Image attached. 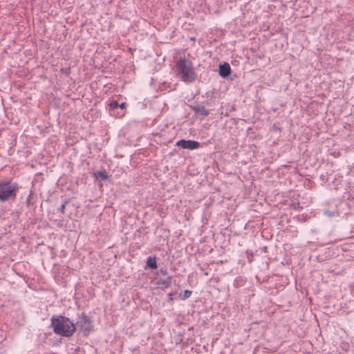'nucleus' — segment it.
<instances>
[{"mask_svg": "<svg viewBox=\"0 0 354 354\" xmlns=\"http://www.w3.org/2000/svg\"><path fill=\"white\" fill-rule=\"evenodd\" d=\"M231 73V68L228 63H224L219 66V75L221 77H227Z\"/></svg>", "mask_w": 354, "mask_h": 354, "instance_id": "7", "label": "nucleus"}, {"mask_svg": "<svg viewBox=\"0 0 354 354\" xmlns=\"http://www.w3.org/2000/svg\"><path fill=\"white\" fill-rule=\"evenodd\" d=\"M192 293V292L191 290H185L183 292V294H180V299L182 300H185L186 299L189 298L191 296Z\"/></svg>", "mask_w": 354, "mask_h": 354, "instance_id": "13", "label": "nucleus"}, {"mask_svg": "<svg viewBox=\"0 0 354 354\" xmlns=\"http://www.w3.org/2000/svg\"><path fill=\"white\" fill-rule=\"evenodd\" d=\"M160 273L162 274L166 275L167 274V270L165 268H162L159 270Z\"/></svg>", "mask_w": 354, "mask_h": 354, "instance_id": "17", "label": "nucleus"}, {"mask_svg": "<svg viewBox=\"0 0 354 354\" xmlns=\"http://www.w3.org/2000/svg\"><path fill=\"white\" fill-rule=\"evenodd\" d=\"M62 72L68 75L70 73V68H62Z\"/></svg>", "mask_w": 354, "mask_h": 354, "instance_id": "18", "label": "nucleus"}, {"mask_svg": "<svg viewBox=\"0 0 354 354\" xmlns=\"http://www.w3.org/2000/svg\"><path fill=\"white\" fill-rule=\"evenodd\" d=\"M59 335L64 337H71L73 333H59Z\"/></svg>", "mask_w": 354, "mask_h": 354, "instance_id": "20", "label": "nucleus"}, {"mask_svg": "<svg viewBox=\"0 0 354 354\" xmlns=\"http://www.w3.org/2000/svg\"><path fill=\"white\" fill-rule=\"evenodd\" d=\"M176 70L183 82H193L196 80L192 64L185 58H180L176 62Z\"/></svg>", "mask_w": 354, "mask_h": 354, "instance_id": "2", "label": "nucleus"}, {"mask_svg": "<svg viewBox=\"0 0 354 354\" xmlns=\"http://www.w3.org/2000/svg\"><path fill=\"white\" fill-rule=\"evenodd\" d=\"M125 107H126L125 102H122L121 104H119V108H120L121 109H125Z\"/></svg>", "mask_w": 354, "mask_h": 354, "instance_id": "19", "label": "nucleus"}, {"mask_svg": "<svg viewBox=\"0 0 354 354\" xmlns=\"http://www.w3.org/2000/svg\"><path fill=\"white\" fill-rule=\"evenodd\" d=\"M191 39L194 41V40H195V38H194V37H192V38H191Z\"/></svg>", "mask_w": 354, "mask_h": 354, "instance_id": "22", "label": "nucleus"}, {"mask_svg": "<svg viewBox=\"0 0 354 354\" xmlns=\"http://www.w3.org/2000/svg\"><path fill=\"white\" fill-rule=\"evenodd\" d=\"M292 207L295 209H299L302 208L300 205V203L298 202L292 203Z\"/></svg>", "mask_w": 354, "mask_h": 354, "instance_id": "16", "label": "nucleus"}, {"mask_svg": "<svg viewBox=\"0 0 354 354\" xmlns=\"http://www.w3.org/2000/svg\"><path fill=\"white\" fill-rule=\"evenodd\" d=\"M73 326L75 331L80 332H91L93 329V321L84 312L77 313L76 319L73 320Z\"/></svg>", "mask_w": 354, "mask_h": 354, "instance_id": "4", "label": "nucleus"}, {"mask_svg": "<svg viewBox=\"0 0 354 354\" xmlns=\"http://www.w3.org/2000/svg\"><path fill=\"white\" fill-rule=\"evenodd\" d=\"M147 266L151 269H156L157 263L156 257H149L147 259Z\"/></svg>", "mask_w": 354, "mask_h": 354, "instance_id": "11", "label": "nucleus"}, {"mask_svg": "<svg viewBox=\"0 0 354 354\" xmlns=\"http://www.w3.org/2000/svg\"><path fill=\"white\" fill-rule=\"evenodd\" d=\"M183 333H174V335H171V339L172 343L176 344V345L180 344H183Z\"/></svg>", "mask_w": 354, "mask_h": 354, "instance_id": "9", "label": "nucleus"}, {"mask_svg": "<svg viewBox=\"0 0 354 354\" xmlns=\"http://www.w3.org/2000/svg\"><path fill=\"white\" fill-rule=\"evenodd\" d=\"M176 145L178 147H180L183 149L194 150L198 149L200 147V142L195 140H186L181 139L176 143Z\"/></svg>", "mask_w": 354, "mask_h": 354, "instance_id": "5", "label": "nucleus"}, {"mask_svg": "<svg viewBox=\"0 0 354 354\" xmlns=\"http://www.w3.org/2000/svg\"><path fill=\"white\" fill-rule=\"evenodd\" d=\"M93 176L95 178H100L102 180H105L108 179V178H109V175L105 170L94 172Z\"/></svg>", "mask_w": 354, "mask_h": 354, "instance_id": "10", "label": "nucleus"}, {"mask_svg": "<svg viewBox=\"0 0 354 354\" xmlns=\"http://www.w3.org/2000/svg\"><path fill=\"white\" fill-rule=\"evenodd\" d=\"M156 285L164 288H169L171 283V277L168 276L165 279H158L156 281Z\"/></svg>", "mask_w": 354, "mask_h": 354, "instance_id": "8", "label": "nucleus"}, {"mask_svg": "<svg viewBox=\"0 0 354 354\" xmlns=\"http://www.w3.org/2000/svg\"><path fill=\"white\" fill-rule=\"evenodd\" d=\"M190 108L194 112L195 115L201 116L202 118L206 117L209 114V111L206 109L204 106L198 104L190 106Z\"/></svg>", "mask_w": 354, "mask_h": 354, "instance_id": "6", "label": "nucleus"}, {"mask_svg": "<svg viewBox=\"0 0 354 354\" xmlns=\"http://www.w3.org/2000/svg\"><path fill=\"white\" fill-rule=\"evenodd\" d=\"M17 183L11 180L0 181V202L3 203L16 198L19 191Z\"/></svg>", "mask_w": 354, "mask_h": 354, "instance_id": "3", "label": "nucleus"}, {"mask_svg": "<svg viewBox=\"0 0 354 354\" xmlns=\"http://www.w3.org/2000/svg\"><path fill=\"white\" fill-rule=\"evenodd\" d=\"M320 179L323 181L325 180V176L324 174L320 175Z\"/></svg>", "mask_w": 354, "mask_h": 354, "instance_id": "21", "label": "nucleus"}, {"mask_svg": "<svg viewBox=\"0 0 354 354\" xmlns=\"http://www.w3.org/2000/svg\"><path fill=\"white\" fill-rule=\"evenodd\" d=\"M50 326L53 332H75L73 320L62 314H55L51 317Z\"/></svg>", "mask_w": 354, "mask_h": 354, "instance_id": "1", "label": "nucleus"}, {"mask_svg": "<svg viewBox=\"0 0 354 354\" xmlns=\"http://www.w3.org/2000/svg\"><path fill=\"white\" fill-rule=\"evenodd\" d=\"M119 108V103L116 100H112L109 103V109L110 110L114 111L115 109H117Z\"/></svg>", "mask_w": 354, "mask_h": 354, "instance_id": "14", "label": "nucleus"}, {"mask_svg": "<svg viewBox=\"0 0 354 354\" xmlns=\"http://www.w3.org/2000/svg\"><path fill=\"white\" fill-rule=\"evenodd\" d=\"M26 204L27 207H31L33 206L35 204V201L33 200V192L31 190L30 192V194H28L26 201Z\"/></svg>", "mask_w": 354, "mask_h": 354, "instance_id": "12", "label": "nucleus"}, {"mask_svg": "<svg viewBox=\"0 0 354 354\" xmlns=\"http://www.w3.org/2000/svg\"><path fill=\"white\" fill-rule=\"evenodd\" d=\"M66 204V202H64V203H62V205L59 207L58 210H59L60 212H62V213H64Z\"/></svg>", "mask_w": 354, "mask_h": 354, "instance_id": "15", "label": "nucleus"}]
</instances>
